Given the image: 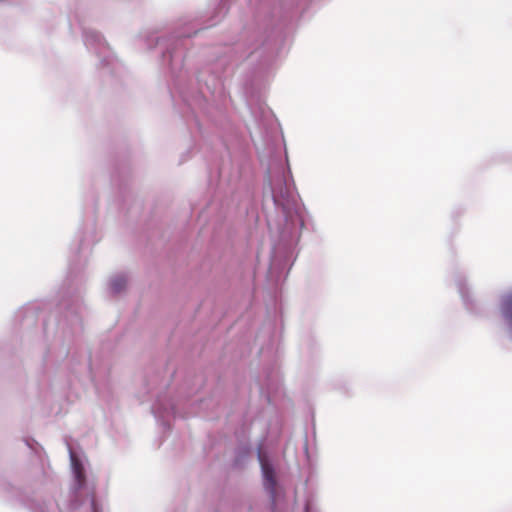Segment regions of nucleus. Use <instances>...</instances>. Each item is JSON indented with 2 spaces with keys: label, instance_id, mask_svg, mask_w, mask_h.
<instances>
[{
  "label": "nucleus",
  "instance_id": "obj_1",
  "mask_svg": "<svg viewBox=\"0 0 512 512\" xmlns=\"http://www.w3.org/2000/svg\"><path fill=\"white\" fill-rule=\"evenodd\" d=\"M259 459L261 463L262 472L265 479L266 487L272 492L275 489L276 481L274 477V470L272 466L262 457L261 453H259Z\"/></svg>",
  "mask_w": 512,
  "mask_h": 512
},
{
  "label": "nucleus",
  "instance_id": "obj_2",
  "mask_svg": "<svg viewBox=\"0 0 512 512\" xmlns=\"http://www.w3.org/2000/svg\"><path fill=\"white\" fill-rule=\"evenodd\" d=\"M110 285H111V289L113 290V292L118 293L125 287L126 280L124 277L119 276V277L114 278L111 281Z\"/></svg>",
  "mask_w": 512,
  "mask_h": 512
},
{
  "label": "nucleus",
  "instance_id": "obj_3",
  "mask_svg": "<svg viewBox=\"0 0 512 512\" xmlns=\"http://www.w3.org/2000/svg\"><path fill=\"white\" fill-rule=\"evenodd\" d=\"M77 477H78V479H79V480H80V478L82 477V472H81L80 470H79V471H77Z\"/></svg>",
  "mask_w": 512,
  "mask_h": 512
}]
</instances>
